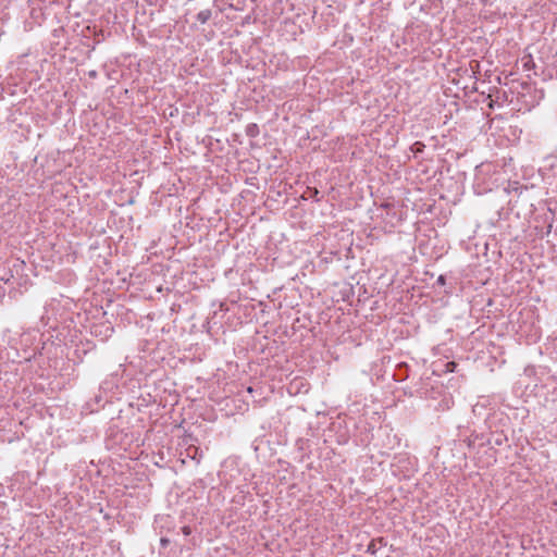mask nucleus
<instances>
[{
    "label": "nucleus",
    "mask_w": 557,
    "mask_h": 557,
    "mask_svg": "<svg viewBox=\"0 0 557 557\" xmlns=\"http://www.w3.org/2000/svg\"><path fill=\"white\" fill-rule=\"evenodd\" d=\"M182 532H183V534H184L185 536H188V535H190V534H191V529H190V527L185 525V527H183V528H182Z\"/></svg>",
    "instance_id": "1"
},
{
    "label": "nucleus",
    "mask_w": 557,
    "mask_h": 557,
    "mask_svg": "<svg viewBox=\"0 0 557 557\" xmlns=\"http://www.w3.org/2000/svg\"><path fill=\"white\" fill-rule=\"evenodd\" d=\"M456 367V363L455 362H448L447 363V368L449 371H454V368Z\"/></svg>",
    "instance_id": "2"
},
{
    "label": "nucleus",
    "mask_w": 557,
    "mask_h": 557,
    "mask_svg": "<svg viewBox=\"0 0 557 557\" xmlns=\"http://www.w3.org/2000/svg\"><path fill=\"white\" fill-rule=\"evenodd\" d=\"M168 543H169V541H168L166 539H162V540H161V544H162L163 546H165Z\"/></svg>",
    "instance_id": "3"
}]
</instances>
